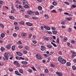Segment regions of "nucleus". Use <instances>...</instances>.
Instances as JSON below:
<instances>
[{
  "label": "nucleus",
  "instance_id": "1",
  "mask_svg": "<svg viewBox=\"0 0 76 76\" xmlns=\"http://www.w3.org/2000/svg\"><path fill=\"white\" fill-rule=\"evenodd\" d=\"M4 56L6 60H8L9 57V53H5L4 54Z\"/></svg>",
  "mask_w": 76,
  "mask_h": 76
},
{
  "label": "nucleus",
  "instance_id": "2",
  "mask_svg": "<svg viewBox=\"0 0 76 76\" xmlns=\"http://www.w3.org/2000/svg\"><path fill=\"white\" fill-rule=\"evenodd\" d=\"M36 57L38 59H41L42 57V56L39 54H37L36 56Z\"/></svg>",
  "mask_w": 76,
  "mask_h": 76
},
{
  "label": "nucleus",
  "instance_id": "3",
  "mask_svg": "<svg viewBox=\"0 0 76 76\" xmlns=\"http://www.w3.org/2000/svg\"><path fill=\"white\" fill-rule=\"evenodd\" d=\"M63 59L61 58V57L59 56L58 58V60L59 62H61V61L63 60Z\"/></svg>",
  "mask_w": 76,
  "mask_h": 76
},
{
  "label": "nucleus",
  "instance_id": "4",
  "mask_svg": "<svg viewBox=\"0 0 76 76\" xmlns=\"http://www.w3.org/2000/svg\"><path fill=\"white\" fill-rule=\"evenodd\" d=\"M43 27L45 29H46L47 30H50V28L49 26H44Z\"/></svg>",
  "mask_w": 76,
  "mask_h": 76
},
{
  "label": "nucleus",
  "instance_id": "5",
  "mask_svg": "<svg viewBox=\"0 0 76 76\" xmlns=\"http://www.w3.org/2000/svg\"><path fill=\"white\" fill-rule=\"evenodd\" d=\"M46 48L44 46L42 45L41 46V50L42 51H44L45 50Z\"/></svg>",
  "mask_w": 76,
  "mask_h": 76
},
{
  "label": "nucleus",
  "instance_id": "6",
  "mask_svg": "<svg viewBox=\"0 0 76 76\" xmlns=\"http://www.w3.org/2000/svg\"><path fill=\"white\" fill-rule=\"evenodd\" d=\"M56 74L57 75H58V76H63V74L61 72H56Z\"/></svg>",
  "mask_w": 76,
  "mask_h": 76
},
{
  "label": "nucleus",
  "instance_id": "7",
  "mask_svg": "<svg viewBox=\"0 0 76 76\" xmlns=\"http://www.w3.org/2000/svg\"><path fill=\"white\" fill-rule=\"evenodd\" d=\"M26 24L27 25L29 26H32V25H33V24H32L31 23L28 22L26 23Z\"/></svg>",
  "mask_w": 76,
  "mask_h": 76
},
{
  "label": "nucleus",
  "instance_id": "8",
  "mask_svg": "<svg viewBox=\"0 0 76 76\" xmlns=\"http://www.w3.org/2000/svg\"><path fill=\"white\" fill-rule=\"evenodd\" d=\"M44 38L45 40H46L47 41H48V40L50 39L49 37H44Z\"/></svg>",
  "mask_w": 76,
  "mask_h": 76
},
{
  "label": "nucleus",
  "instance_id": "9",
  "mask_svg": "<svg viewBox=\"0 0 76 76\" xmlns=\"http://www.w3.org/2000/svg\"><path fill=\"white\" fill-rule=\"evenodd\" d=\"M16 53L17 55L20 56H22V53L20 52H16Z\"/></svg>",
  "mask_w": 76,
  "mask_h": 76
},
{
  "label": "nucleus",
  "instance_id": "10",
  "mask_svg": "<svg viewBox=\"0 0 76 76\" xmlns=\"http://www.w3.org/2000/svg\"><path fill=\"white\" fill-rule=\"evenodd\" d=\"M23 5H25V4H26H26H28V3L26 0H23Z\"/></svg>",
  "mask_w": 76,
  "mask_h": 76
},
{
  "label": "nucleus",
  "instance_id": "11",
  "mask_svg": "<svg viewBox=\"0 0 76 76\" xmlns=\"http://www.w3.org/2000/svg\"><path fill=\"white\" fill-rule=\"evenodd\" d=\"M76 56V53L75 52H73L72 56H71L72 58H74Z\"/></svg>",
  "mask_w": 76,
  "mask_h": 76
},
{
  "label": "nucleus",
  "instance_id": "12",
  "mask_svg": "<svg viewBox=\"0 0 76 76\" xmlns=\"http://www.w3.org/2000/svg\"><path fill=\"white\" fill-rule=\"evenodd\" d=\"M61 63H62V64H65V63H66V60L64 59H63L62 60V61Z\"/></svg>",
  "mask_w": 76,
  "mask_h": 76
},
{
  "label": "nucleus",
  "instance_id": "13",
  "mask_svg": "<svg viewBox=\"0 0 76 76\" xmlns=\"http://www.w3.org/2000/svg\"><path fill=\"white\" fill-rule=\"evenodd\" d=\"M15 73L17 75H18V76H20L21 75V74H20L19 73V72H18V71H15Z\"/></svg>",
  "mask_w": 76,
  "mask_h": 76
},
{
  "label": "nucleus",
  "instance_id": "14",
  "mask_svg": "<svg viewBox=\"0 0 76 76\" xmlns=\"http://www.w3.org/2000/svg\"><path fill=\"white\" fill-rule=\"evenodd\" d=\"M21 35L23 37H26L27 35L26 33H22Z\"/></svg>",
  "mask_w": 76,
  "mask_h": 76
},
{
  "label": "nucleus",
  "instance_id": "15",
  "mask_svg": "<svg viewBox=\"0 0 76 76\" xmlns=\"http://www.w3.org/2000/svg\"><path fill=\"white\" fill-rule=\"evenodd\" d=\"M10 47H11V45L10 44H8L6 46V47L7 49H10Z\"/></svg>",
  "mask_w": 76,
  "mask_h": 76
},
{
  "label": "nucleus",
  "instance_id": "16",
  "mask_svg": "<svg viewBox=\"0 0 76 76\" xmlns=\"http://www.w3.org/2000/svg\"><path fill=\"white\" fill-rule=\"evenodd\" d=\"M23 7H24L25 8H26V9H28L29 8V7L28 5H25L24 6H23Z\"/></svg>",
  "mask_w": 76,
  "mask_h": 76
},
{
  "label": "nucleus",
  "instance_id": "17",
  "mask_svg": "<svg viewBox=\"0 0 76 76\" xmlns=\"http://www.w3.org/2000/svg\"><path fill=\"white\" fill-rule=\"evenodd\" d=\"M1 36L2 38L3 39V38L5 36V34H4V33H2L1 34Z\"/></svg>",
  "mask_w": 76,
  "mask_h": 76
},
{
  "label": "nucleus",
  "instance_id": "18",
  "mask_svg": "<svg viewBox=\"0 0 76 76\" xmlns=\"http://www.w3.org/2000/svg\"><path fill=\"white\" fill-rule=\"evenodd\" d=\"M38 9L39 10H41L42 9V7L39 6L38 7Z\"/></svg>",
  "mask_w": 76,
  "mask_h": 76
},
{
  "label": "nucleus",
  "instance_id": "19",
  "mask_svg": "<svg viewBox=\"0 0 76 76\" xmlns=\"http://www.w3.org/2000/svg\"><path fill=\"white\" fill-rule=\"evenodd\" d=\"M45 19H49V17L48 16V15L47 14H45Z\"/></svg>",
  "mask_w": 76,
  "mask_h": 76
},
{
  "label": "nucleus",
  "instance_id": "20",
  "mask_svg": "<svg viewBox=\"0 0 76 76\" xmlns=\"http://www.w3.org/2000/svg\"><path fill=\"white\" fill-rule=\"evenodd\" d=\"M52 32L53 33V34H55V35H56V34H57V31H53Z\"/></svg>",
  "mask_w": 76,
  "mask_h": 76
},
{
  "label": "nucleus",
  "instance_id": "21",
  "mask_svg": "<svg viewBox=\"0 0 76 76\" xmlns=\"http://www.w3.org/2000/svg\"><path fill=\"white\" fill-rule=\"evenodd\" d=\"M66 65L67 66H70L71 65V64H70V62H67L66 63Z\"/></svg>",
  "mask_w": 76,
  "mask_h": 76
},
{
  "label": "nucleus",
  "instance_id": "22",
  "mask_svg": "<svg viewBox=\"0 0 76 76\" xmlns=\"http://www.w3.org/2000/svg\"><path fill=\"white\" fill-rule=\"evenodd\" d=\"M33 13V12L31 11H30L28 12V15H31L32 13Z\"/></svg>",
  "mask_w": 76,
  "mask_h": 76
},
{
  "label": "nucleus",
  "instance_id": "23",
  "mask_svg": "<svg viewBox=\"0 0 76 76\" xmlns=\"http://www.w3.org/2000/svg\"><path fill=\"white\" fill-rule=\"evenodd\" d=\"M11 9L13 11H15V10L14 9L13 6L12 5L11 6Z\"/></svg>",
  "mask_w": 76,
  "mask_h": 76
},
{
  "label": "nucleus",
  "instance_id": "24",
  "mask_svg": "<svg viewBox=\"0 0 76 76\" xmlns=\"http://www.w3.org/2000/svg\"><path fill=\"white\" fill-rule=\"evenodd\" d=\"M14 64L15 65H18V62L17 61H14Z\"/></svg>",
  "mask_w": 76,
  "mask_h": 76
},
{
  "label": "nucleus",
  "instance_id": "25",
  "mask_svg": "<svg viewBox=\"0 0 76 76\" xmlns=\"http://www.w3.org/2000/svg\"><path fill=\"white\" fill-rule=\"evenodd\" d=\"M51 12L52 13H57V12H56V11L55 10H53L51 11Z\"/></svg>",
  "mask_w": 76,
  "mask_h": 76
},
{
  "label": "nucleus",
  "instance_id": "26",
  "mask_svg": "<svg viewBox=\"0 0 76 76\" xmlns=\"http://www.w3.org/2000/svg\"><path fill=\"white\" fill-rule=\"evenodd\" d=\"M9 18L10 19H15V17L12 16H10L9 17Z\"/></svg>",
  "mask_w": 76,
  "mask_h": 76
},
{
  "label": "nucleus",
  "instance_id": "27",
  "mask_svg": "<svg viewBox=\"0 0 76 76\" xmlns=\"http://www.w3.org/2000/svg\"><path fill=\"white\" fill-rule=\"evenodd\" d=\"M53 5H54V6H56V5H57V2H53Z\"/></svg>",
  "mask_w": 76,
  "mask_h": 76
},
{
  "label": "nucleus",
  "instance_id": "28",
  "mask_svg": "<svg viewBox=\"0 0 76 76\" xmlns=\"http://www.w3.org/2000/svg\"><path fill=\"white\" fill-rule=\"evenodd\" d=\"M12 51H14L15 49V46H12Z\"/></svg>",
  "mask_w": 76,
  "mask_h": 76
},
{
  "label": "nucleus",
  "instance_id": "29",
  "mask_svg": "<svg viewBox=\"0 0 76 76\" xmlns=\"http://www.w3.org/2000/svg\"><path fill=\"white\" fill-rule=\"evenodd\" d=\"M72 68L73 70H74L76 69V67H75V66H73Z\"/></svg>",
  "mask_w": 76,
  "mask_h": 76
},
{
  "label": "nucleus",
  "instance_id": "30",
  "mask_svg": "<svg viewBox=\"0 0 76 76\" xmlns=\"http://www.w3.org/2000/svg\"><path fill=\"white\" fill-rule=\"evenodd\" d=\"M19 72L21 73H23V70L21 69L19 70Z\"/></svg>",
  "mask_w": 76,
  "mask_h": 76
},
{
  "label": "nucleus",
  "instance_id": "31",
  "mask_svg": "<svg viewBox=\"0 0 76 76\" xmlns=\"http://www.w3.org/2000/svg\"><path fill=\"white\" fill-rule=\"evenodd\" d=\"M15 28L16 30H19V27L18 26H16L15 27Z\"/></svg>",
  "mask_w": 76,
  "mask_h": 76
},
{
  "label": "nucleus",
  "instance_id": "32",
  "mask_svg": "<svg viewBox=\"0 0 76 76\" xmlns=\"http://www.w3.org/2000/svg\"><path fill=\"white\" fill-rule=\"evenodd\" d=\"M28 72H29L30 73H32V70L29 69L28 70Z\"/></svg>",
  "mask_w": 76,
  "mask_h": 76
},
{
  "label": "nucleus",
  "instance_id": "33",
  "mask_svg": "<svg viewBox=\"0 0 76 76\" xmlns=\"http://www.w3.org/2000/svg\"><path fill=\"white\" fill-rule=\"evenodd\" d=\"M25 18H29V15H25Z\"/></svg>",
  "mask_w": 76,
  "mask_h": 76
},
{
  "label": "nucleus",
  "instance_id": "34",
  "mask_svg": "<svg viewBox=\"0 0 76 76\" xmlns=\"http://www.w3.org/2000/svg\"><path fill=\"white\" fill-rule=\"evenodd\" d=\"M1 50L2 51H3L5 50V48H1Z\"/></svg>",
  "mask_w": 76,
  "mask_h": 76
},
{
  "label": "nucleus",
  "instance_id": "35",
  "mask_svg": "<svg viewBox=\"0 0 76 76\" xmlns=\"http://www.w3.org/2000/svg\"><path fill=\"white\" fill-rule=\"evenodd\" d=\"M21 10L23 12H25V9H24L23 8H21Z\"/></svg>",
  "mask_w": 76,
  "mask_h": 76
},
{
  "label": "nucleus",
  "instance_id": "36",
  "mask_svg": "<svg viewBox=\"0 0 76 76\" xmlns=\"http://www.w3.org/2000/svg\"><path fill=\"white\" fill-rule=\"evenodd\" d=\"M20 24L21 25H24V22L23 21H21L20 23Z\"/></svg>",
  "mask_w": 76,
  "mask_h": 76
},
{
  "label": "nucleus",
  "instance_id": "37",
  "mask_svg": "<svg viewBox=\"0 0 76 76\" xmlns=\"http://www.w3.org/2000/svg\"><path fill=\"white\" fill-rule=\"evenodd\" d=\"M24 48L26 49V50H28V49H29V48H28V46H25L24 47Z\"/></svg>",
  "mask_w": 76,
  "mask_h": 76
},
{
  "label": "nucleus",
  "instance_id": "38",
  "mask_svg": "<svg viewBox=\"0 0 76 76\" xmlns=\"http://www.w3.org/2000/svg\"><path fill=\"white\" fill-rule=\"evenodd\" d=\"M75 7H76V5H73L72 7V9H73V8H75Z\"/></svg>",
  "mask_w": 76,
  "mask_h": 76
},
{
  "label": "nucleus",
  "instance_id": "39",
  "mask_svg": "<svg viewBox=\"0 0 76 76\" xmlns=\"http://www.w3.org/2000/svg\"><path fill=\"white\" fill-rule=\"evenodd\" d=\"M0 26L1 28H4V25L2 24H0Z\"/></svg>",
  "mask_w": 76,
  "mask_h": 76
},
{
  "label": "nucleus",
  "instance_id": "40",
  "mask_svg": "<svg viewBox=\"0 0 76 76\" xmlns=\"http://www.w3.org/2000/svg\"><path fill=\"white\" fill-rule=\"evenodd\" d=\"M71 31H72V29H71V28H68V32H71Z\"/></svg>",
  "mask_w": 76,
  "mask_h": 76
},
{
  "label": "nucleus",
  "instance_id": "41",
  "mask_svg": "<svg viewBox=\"0 0 76 76\" xmlns=\"http://www.w3.org/2000/svg\"><path fill=\"white\" fill-rule=\"evenodd\" d=\"M68 46V47H72V45H70V44L69 43H68L67 44Z\"/></svg>",
  "mask_w": 76,
  "mask_h": 76
},
{
  "label": "nucleus",
  "instance_id": "42",
  "mask_svg": "<svg viewBox=\"0 0 76 76\" xmlns=\"http://www.w3.org/2000/svg\"><path fill=\"white\" fill-rule=\"evenodd\" d=\"M15 58H16L17 60H20V57L18 56H16L15 57Z\"/></svg>",
  "mask_w": 76,
  "mask_h": 76
},
{
  "label": "nucleus",
  "instance_id": "43",
  "mask_svg": "<svg viewBox=\"0 0 76 76\" xmlns=\"http://www.w3.org/2000/svg\"><path fill=\"white\" fill-rule=\"evenodd\" d=\"M65 4H67V5H69L70 4V3H69L67 2H64Z\"/></svg>",
  "mask_w": 76,
  "mask_h": 76
},
{
  "label": "nucleus",
  "instance_id": "44",
  "mask_svg": "<svg viewBox=\"0 0 76 76\" xmlns=\"http://www.w3.org/2000/svg\"><path fill=\"white\" fill-rule=\"evenodd\" d=\"M23 53L24 54H27V53H28V52L27 51H23Z\"/></svg>",
  "mask_w": 76,
  "mask_h": 76
},
{
  "label": "nucleus",
  "instance_id": "45",
  "mask_svg": "<svg viewBox=\"0 0 76 76\" xmlns=\"http://www.w3.org/2000/svg\"><path fill=\"white\" fill-rule=\"evenodd\" d=\"M47 47H48V48H52V46L48 45V46H47Z\"/></svg>",
  "mask_w": 76,
  "mask_h": 76
},
{
  "label": "nucleus",
  "instance_id": "46",
  "mask_svg": "<svg viewBox=\"0 0 76 76\" xmlns=\"http://www.w3.org/2000/svg\"><path fill=\"white\" fill-rule=\"evenodd\" d=\"M9 70L10 72H12L13 71V69L11 68H9Z\"/></svg>",
  "mask_w": 76,
  "mask_h": 76
},
{
  "label": "nucleus",
  "instance_id": "47",
  "mask_svg": "<svg viewBox=\"0 0 76 76\" xmlns=\"http://www.w3.org/2000/svg\"><path fill=\"white\" fill-rule=\"evenodd\" d=\"M18 47L19 48H23V46L20 45L18 46Z\"/></svg>",
  "mask_w": 76,
  "mask_h": 76
},
{
  "label": "nucleus",
  "instance_id": "48",
  "mask_svg": "<svg viewBox=\"0 0 76 76\" xmlns=\"http://www.w3.org/2000/svg\"><path fill=\"white\" fill-rule=\"evenodd\" d=\"M36 15H39V12L38 11L35 12Z\"/></svg>",
  "mask_w": 76,
  "mask_h": 76
},
{
  "label": "nucleus",
  "instance_id": "49",
  "mask_svg": "<svg viewBox=\"0 0 76 76\" xmlns=\"http://www.w3.org/2000/svg\"><path fill=\"white\" fill-rule=\"evenodd\" d=\"M72 19V18H67L68 20H70Z\"/></svg>",
  "mask_w": 76,
  "mask_h": 76
},
{
  "label": "nucleus",
  "instance_id": "50",
  "mask_svg": "<svg viewBox=\"0 0 76 76\" xmlns=\"http://www.w3.org/2000/svg\"><path fill=\"white\" fill-rule=\"evenodd\" d=\"M57 42L58 43L60 42V40H59V39L58 38L57 39Z\"/></svg>",
  "mask_w": 76,
  "mask_h": 76
},
{
  "label": "nucleus",
  "instance_id": "51",
  "mask_svg": "<svg viewBox=\"0 0 76 76\" xmlns=\"http://www.w3.org/2000/svg\"><path fill=\"white\" fill-rule=\"evenodd\" d=\"M51 66L52 67H55V66L53 64H51Z\"/></svg>",
  "mask_w": 76,
  "mask_h": 76
},
{
  "label": "nucleus",
  "instance_id": "52",
  "mask_svg": "<svg viewBox=\"0 0 76 76\" xmlns=\"http://www.w3.org/2000/svg\"><path fill=\"white\" fill-rule=\"evenodd\" d=\"M71 42L72 44H75V41L72 40H71Z\"/></svg>",
  "mask_w": 76,
  "mask_h": 76
},
{
  "label": "nucleus",
  "instance_id": "53",
  "mask_svg": "<svg viewBox=\"0 0 76 76\" xmlns=\"http://www.w3.org/2000/svg\"><path fill=\"white\" fill-rule=\"evenodd\" d=\"M23 67H27V65L25 64H24L23 65Z\"/></svg>",
  "mask_w": 76,
  "mask_h": 76
},
{
  "label": "nucleus",
  "instance_id": "54",
  "mask_svg": "<svg viewBox=\"0 0 76 76\" xmlns=\"http://www.w3.org/2000/svg\"><path fill=\"white\" fill-rule=\"evenodd\" d=\"M0 66H3V63L2 62H0Z\"/></svg>",
  "mask_w": 76,
  "mask_h": 76
},
{
  "label": "nucleus",
  "instance_id": "55",
  "mask_svg": "<svg viewBox=\"0 0 76 76\" xmlns=\"http://www.w3.org/2000/svg\"><path fill=\"white\" fill-rule=\"evenodd\" d=\"M13 37H16V35H17V34H16V33H14L13 34Z\"/></svg>",
  "mask_w": 76,
  "mask_h": 76
},
{
  "label": "nucleus",
  "instance_id": "56",
  "mask_svg": "<svg viewBox=\"0 0 76 76\" xmlns=\"http://www.w3.org/2000/svg\"><path fill=\"white\" fill-rule=\"evenodd\" d=\"M33 42L34 44H37V41H33Z\"/></svg>",
  "mask_w": 76,
  "mask_h": 76
},
{
  "label": "nucleus",
  "instance_id": "57",
  "mask_svg": "<svg viewBox=\"0 0 76 76\" xmlns=\"http://www.w3.org/2000/svg\"><path fill=\"white\" fill-rule=\"evenodd\" d=\"M21 43H22V42L20 41H19L17 42L18 44H21Z\"/></svg>",
  "mask_w": 76,
  "mask_h": 76
},
{
  "label": "nucleus",
  "instance_id": "58",
  "mask_svg": "<svg viewBox=\"0 0 76 76\" xmlns=\"http://www.w3.org/2000/svg\"><path fill=\"white\" fill-rule=\"evenodd\" d=\"M43 55L44 57H47V54H43Z\"/></svg>",
  "mask_w": 76,
  "mask_h": 76
},
{
  "label": "nucleus",
  "instance_id": "59",
  "mask_svg": "<svg viewBox=\"0 0 76 76\" xmlns=\"http://www.w3.org/2000/svg\"><path fill=\"white\" fill-rule=\"evenodd\" d=\"M45 72L46 73H48V70L47 69H46L45 70Z\"/></svg>",
  "mask_w": 76,
  "mask_h": 76
},
{
  "label": "nucleus",
  "instance_id": "60",
  "mask_svg": "<svg viewBox=\"0 0 76 76\" xmlns=\"http://www.w3.org/2000/svg\"><path fill=\"white\" fill-rule=\"evenodd\" d=\"M31 68L34 70V71H36V69H35V68H34V67H32Z\"/></svg>",
  "mask_w": 76,
  "mask_h": 76
},
{
  "label": "nucleus",
  "instance_id": "61",
  "mask_svg": "<svg viewBox=\"0 0 76 76\" xmlns=\"http://www.w3.org/2000/svg\"><path fill=\"white\" fill-rule=\"evenodd\" d=\"M65 22H64V21H62L61 23V25H64Z\"/></svg>",
  "mask_w": 76,
  "mask_h": 76
},
{
  "label": "nucleus",
  "instance_id": "62",
  "mask_svg": "<svg viewBox=\"0 0 76 76\" xmlns=\"http://www.w3.org/2000/svg\"><path fill=\"white\" fill-rule=\"evenodd\" d=\"M32 34H29V35H28V38H31V37H32Z\"/></svg>",
  "mask_w": 76,
  "mask_h": 76
},
{
  "label": "nucleus",
  "instance_id": "63",
  "mask_svg": "<svg viewBox=\"0 0 76 76\" xmlns=\"http://www.w3.org/2000/svg\"><path fill=\"white\" fill-rule=\"evenodd\" d=\"M58 10L60 12H62V9H58Z\"/></svg>",
  "mask_w": 76,
  "mask_h": 76
},
{
  "label": "nucleus",
  "instance_id": "64",
  "mask_svg": "<svg viewBox=\"0 0 76 76\" xmlns=\"http://www.w3.org/2000/svg\"><path fill=\"white\" fill-rule=\"evenodd\" d=\"M3 1H0V4H3Z\"/></svg>",
  "mask_w": 76,
  "mask_h": 76
}]
</instances>
